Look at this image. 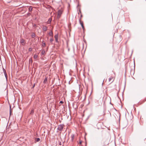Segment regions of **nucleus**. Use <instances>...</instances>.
Masks as SVG:
<instances>
[{"instance_id":"obj_1","label":"nucleus","mask_w":146,"mask_h":146,"mask_svg":"<svg viewBox=\"0 0 146 146\" xmlns=\"http://www.w3.org/2000/svg\"><path fill=\"white\" fill-rule=\"evenodd\" d=\"M63 11L62 10H59L58 11V16L57 18L58 19H59L62 14Z\"/></svg>"},{"instance_id":"obj_13","label":"nucleus","mask_w":146,"mask_h":146,"mask_svg":"<svg viewBox=\"0 0 146 146\" xmlns=\"http://www.w3.org/2000/svg\"><path fill=\"white\" fill-rule=\"evenodd\" d=\"M45 52V50H42V51L41 52V54L42 55H44V54Z\"/></svg>"},{"instance_id":"obj_25","label":"nucleus","mask_w":146,"mask_h":146,"mask_svg":"<svg viewBox=\"0 0 146 146\" xmlns=\"http://www.w3.org/2000/svg\"><path fill=\"white\" fill-rule=\"evenodd\" d=\"M63 103V102L62 101H60V103Z\"/></svg>"},{"instance_id":"obj_19","label":"nucleus","mask_w":146,"mask_h":146,"mask_svg":"<svg viewBox=\"0 0 146 146\" xmlns=\"http://www.w3.org/2000/svg\"><path fill=\"white\" fill-rule=\"evenodd\" d=\"M32 50V48H30L29 49V51H31Z\"/></svg>"},{"instance_id":"obj_7","label":"nucleus","mask_w":146,"mask_h":146,"mask_svg":"<svg viewBox=\"0 0 146 146\" xmlns=\"http://www.w3.org/2000/svg\"><path fill=\"white\" fill-rule=\"evenodd\" d=\"M3 72H4V74L5 75V77L7 79V74L6 73V71H5V69L4 68H3Z\"/></svg>"},{"instance_id":"obj_6","label":"nucleus","mask_w":146,"mask_h":146,"mask_svg":"<svg viewBox=\"0 0 146 146\" xmlns=\"http://www.w3.org/2000/svg\"><path fill=\"white\" fill-rule=\"evenodd\" d=\"M25 42V40L23 39H22L20 40V42L21 43H23L22 44L23 45H24L25 44V43H24Z\"/></svg>"},{"instance_id":"obj_9","label":"nucleus","mask_w":146,"mask_h":146,"mask_svg":"<svg viewBox=\"0 0 146 146\" xmlns=\"http://www.w3.org/2000/svg\"><path fill=\"white\" fill-rule=\"evenodd\" d=\"M47 77H45V78L44 79V81H43V83L44 84L46 83L47 81Z\"/></svg>"},{"instance_id":"obj_26","label":"nucleus","mask_w":146,"mask_h":146,"mask_svg":"<svg viewBox=\"0 0 146 146\" xmlns=\"http://www.w3.org/2000/svg\"><path fill=\"white\" fill-rule=\"evenodd\" d=\"M32 61V59H29V61Z\"/></svg>"},{"instance_id":"obj_22","label":"nucleus","mask_w":146,"mask_h":146,"mask_svg":"<svg viewBox=\"0 0 146 146\" xmlns=\"http://www.w3.org/2000/svg\"><path fill=\"white\" fill-rule=\"evenodd\" d=\"M12 114V111H11V110H10V115H11Z\"/></svg>"},{"instance_id":"obj_23","label":"nucleus","mask_w":146,"mask_h":146,"mask_svg":"<svg viewBox=\"0 0 146 146\" xmlns=\"http://www.w3.org/2000/svg\"><path fill=\"white\" fill-rule=\"evenodd\" d=\"M55 40L56 41V42H58V38H57V39H55Z\"/></svg>"},{"instance_id":"obj_24","label":"nucleus","mask_w":146,"mask_h":146,"mask_svg":"<svg viewBox=\"0 0 146 146\" xmlns=\"http://www.w3.org/2000/svg\"><path fill=\"white\" fill-rule=\"evenodd\" d=\"M82 141H80L79 143L80 144H82Z\"/></svg>"},{"instance_id":"obj_16","label":"nucleus","mask_w":146,"mask_h":146,"mask_svg":"<svg viewBox=\"0 0 146 146\" xmlns=\"http://www.w3.org/2000/svg\"><path fill=\"white\" fill-rule=\"evenodd\" d=\"M38 57V56L36 54H35L34 55V58L35 59H36Z\"/></svg>"},{"instance_id":"obj_17","label":"nucleus","mask_w":146,"mask_h":146,"mask_svg":"<svg viewBox=\"0 0 146 146\" xmlns=\"http://www.w3.org/2000/svg\"><path fill=\"white\" fill-rule=\"evenodd\" d=\"M42 43V46H45L46 45L45 42H43Z\"/></svg>"},{"instance_id":"obj_11","label":"nucleus","mask_w":146,"mask_h":146,"mask_svg":"<svg viewBox=\"0 0 146 146\" xmlns=\"http://www.w3.org/2000/svg\"><path fill=\"white\" fill-rule=\"evenodd\" d=\"M51 21H52V19L50 18L48 19V21H47V23L48 24L50 23L51 22Z\"/></svg>"},{"instance_id":"obj_8","label":"nucleus","mask_w":146,"mask_h":146,"mask_svg":"<svg viewBox=\"0 0 146 146\" xmlns=\"http://www.w3.org/2000/svg\"><path fill=\"white\" fill-rule=\"evenodd\" d=\"M74 137V134H72L71 135V140L72 141H73Z\"/></svg>"},{"instance_id":"obj_15","label":"nucleus","mask_w":146,"mask_h":146,"mask_svg":"<svg viewBox=\"0 0 146 146\" xmlns=\"http://www.w3.org/2000/svg\"><path fill=\"white\" fill-rule=\"evenodd\" d=\"M58 34L55 35L54 36V38H55V39L58 38Z\"/></svg>"},{"instance_id":"obj_21","label":"nucleus","mask_w":146,"mask_h":146,"mask_svg":"<svg viewBox=\"0 0 146 146\" xmlns=\"http://www.w3.org/2000/svg\"><path fill=\"white\" fill-rule=\"evenodd\" d=\"M53 39L52 38H51L50 39V41L51 42H52L53 41Z\"/></svg>"},{"instance_id":"obj_10","label":"nucleus","mask_w":146,"mask_h":146,"mask_svg":"<svg viewBox=\"0 0 146 146\" xmlns=\"http://www.w3.org/2000/svg\"><path fill=\"white\" fill-rule=\"evenodd\" d=\"M35 36V34L34 33H32V35H31V37H32L33 38H34Z\"/></svg>"},{"instance_id":"obj_4","label":"nucleus","mask_w":146,"mask_h":146,"mask_svg":"<svg viewBox=\"0 0 146 146\" xmlns=\"http://www.w3.org/2000/svg\"><path fill=\"white\" fill-rule=\"evenodd\" d=\"M81 18L79 19V21L80 22V24L81 25V26L82 27L83 29V30H84V25H83V23L82 22H81Z\"/></svg>"},{"instance_id":"obj_27","label":"nucleus","mask_w":146,"mask_h":146,"mask_svg":"<svg viewBox=\"0 0 146 146\" xmlns=\"http://www.w3.org/2000/svg\"><path fill=\"white\" fill-rule=\"evenodd\" d=\"M35 84H34V85L33 86V88H34V87H35Z\"/></svg>"},{"instance_id":"obj_18","label":"nucleus","mask_w":146,"mask_h":146,"mask_svg":"<svg viewBox=\"0 0 146 146\" xmlns=\"http://www.w3.org/2000/svg\"><path fill=\"white\" fill-rule=\"evenodd\" d=\"M34 113V110H31V112L30 113V114H33Z\"/></svg>"},{"instance_id":"obj_3","label":"nucleus","mask_w":146,"mask_h":146,"mask_svg":"<svg viewBox=\"0 0 146 146\" xmlns=\"http://www.w3.org/2000/svg\"><path fill=\"white\" fill-rule=\"evenodd\" d=\"M114 80V78L113 76L111 77L109 79V82H111L110 83H112Z\"/></svg>"},{"instance_id":"obj_14","label":"nucleus","mask_w":146,"mask_h":146,"mask_svg":"<svg viewBox=\"0 0 146 146\" xmlns=\"http://www.w3.org/2000/svg\"><path fill=\"white\" fill-rule=\"evenodd\" d=\"M32 10V8L31 7H30L29 9V11H31Z\"/></svg>"},{"instance_id":"obj_20","label":"nucleus","mask_w":146,"mask_h":146,"mask_svg":"<svg viewBox=\"0 0 146 146\" xmlns=\"http://www.w3.org/2000/svg\"><path fill=\"white\" fill-rule=\"evenodd\" d=\"M40 139L39 138H37L36 139V141L37 142H38L40 141Z\"/></svg>"},{"instance_id":"obj_2","label":"nucleus","mask_w":146,"mask_h":146,"mask_svg":"<svg viewBox=\"0 0 146 146\" xmlns=\"http://www.w3.org/2000/svg\"><path fill=\"white\" fill-rule=\"evenodd\" d=\"M64 125H60L58 126L57 129L59 131H61L63 128Z\"/></svg>"},{"instance_id":"obj_12","label":"nucleus","mask_w":146,"mask_h":146,"mask_svg":"<svg viewBox=\"0 0 146 146\" xmlns=\"http://www.w3.org/2000/svg\"><path fill=\"white\" fill-rule=\"evenodd\" d=\"M49 35L50 36H52L53 35V33L52 31H51L49 33Z\"/></svg>"},{"instance_id":"obj_5","label":"nucleus","mask_w":146,"mask_h":146,"mask_svg":"<svg viewBox=\"0 0 146 146\" xmlns=\"http://www.w3.org/2000/svg\"><path fill=\"white\" fill-rule=\"evenodd\" d=\"M47 27L46 26L43 25L42 27V30L44 31H45L47 30Z\"/></svg>"}]
</instances>
